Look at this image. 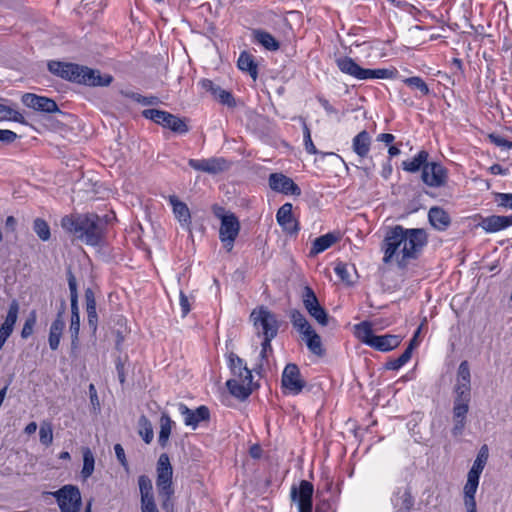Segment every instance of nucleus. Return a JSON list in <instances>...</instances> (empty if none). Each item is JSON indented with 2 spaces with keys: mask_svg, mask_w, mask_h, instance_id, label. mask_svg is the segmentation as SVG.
Returning a JSON list of instances; mask_svg holds the SVG:
<instances>
[{
  "mask_svg": "<svg viewBox=\"0 0 512 512\" xmlns=\"http://www.w3.org/2000/svg\"><path fill=\"white\" fill-rule=\"evenodd\" d=\"M339 240V235L336 233H327L317 237L312 244L310 255L314 256L324 252Z\"/></svg>",
  "mask_w": 512,
  "mask_h": 512,
  "instance_id": "nucleus-28",
  "label": "nucleus"
},
{
  "mask_svg": "<svg viewBox=\"0 0 512 512\" xmlns=\"http://www.w3.org/2000/svg\"><path fill=\"white\" fill-rule=\"evenodd\" d=\"M40 442L43 445H50L53 441V430L50 424H42L39 430Z\"/></svg>",
  "mask_w": 512,
  "mask_h": 512,
  "instance_id": "nucleus-51",
  "label": "nucleus"
},
{
  "mask_svg": "<svg viewBox=\"0 0 512 512\" xmlns=\"http://www.w3.org/2000/svg\"><path fill=\"white\" fill-rule=\"evenodd\" d=\"M253 325L257 330L259 336L265 337H276L279 329V322L271 311L266 307L261 306L258 309H254L250 315Z\"/></svg>",
  "mask_w": 512,
  "mask_h": 512,
  "instance_id": "nucleus-7",
  "label": "nucleus"
},
{
  "mask_svg": "<svg viewBox=\"0 0 512 512\" xmlns=\"http://www.w3.org/2000/svg\"><path fill=\"white\" fill-rule=\"evenodd\" d=\"M33 230L42 241H48L50 239V227L44 219L36 218L33 222Z\"/></svg>",
  "mask_w": 512,
  "mask_h": 512,
  "instance_id": "nucleus-40",
  "label": "nucleus"
},
{
  "mask_svg": "<svg viewBox=\"0 0 512 512\" xmlns=\"http://www.w3.org/2000/svg\"><path fill=\"white\" fill-rule=\"evenodd\" d=\"M396 74V70L389 69H366L365 71V80L366 79H389L393 78Z\"/></svg>",
  "mask_w": 512,
  "mask_h": 512,
  "instance_id": "nucleus-45",
  "label": "nucleus"
},
{
  "mask_svg": "<svg viewBox=\"0 0 512 512\" xmlns=\"http://www.w3.org/2000/svg\"><path fill=\"white\" fill-rule=\"evenodd\" d=\"M271 190L284 195L300 196L301 188L283 173H271L268 178Z\"/></svg>",
  "mask_w": 512,
  "mask_h": 512,
  "instance_id": "nucleus-15",
  "label": "nucleus"
},
{
  "mask_svg": "<svg viewBox=\"0 0 512 512\" xmlns=\"http://www.w3.org/2000/svg\"><path fill=\"white\" fill-rule=\"evenodd\" d=\"M188 164L191 168L206 172L209 174H217L229 168L228 162L224 158H208V159H190Z\"/></svg>",
  "mask_w": 512,
  "mask_h": 512,
  "instance_id": "nucleus-17",
  "label": "nucleus"
},
{
  "mask_svg": "<svg viewBox=\"0 0 512 512\" xmlns=\"http://www.w3.org/2000/svg\"><path fill=\"white\" fill-rule=\"evenodd\" d=\"M142 115L146 119H150L156 124H159L164 128L170 129L174 133L186 134L189 131V127L186 124L184 118H180L167 111L158 109H146L142 112Z\"/></svg>",
  "mask_w": 512,
  "mask_h": 512,
  "instance_id": "nucleus-6",
  "label": "nucleus"
},
{
  "mask_svg": "<svg viewBox=\"0 0 512 512\" xmlns=\"http://www.w3.org/2000/svg\"><path fill=\"white\" fill-rule=\"evenodd\" d=\"M428 152L425 150L420 151L413 159L404 161L402 163L403 169L408 172H417L421 168L423 169L426 163H429L428 160Z\"/></svg>",
  "mask_w": 512,
  "mask_h": 512,
  "instance_id": "nucleus-34",
  "label": "nucleus"
},
{
  "mask_svg": "<svg viewBox=\"0 0 512 512\" xmlns=\"http://www.w3.org/2000/svg\"><path fill=\"white\" fill-rule=\"evenodd\" d=\"M290 320L294 328L308 321L305 316L296 309L291 311Z\"/></svg>",
  "mask_w": 512,
  "mask_h": 512,
  "instance_id": "nucleus-57",
  "label": "nucleus"
},
{
  "mask_svg": "<svg viewBox=\"0 0 512 512\" xmlns=\"http://www.w3.org/2000/svg\"><path fill=\"white\" fill-rule=\"evenodd\" d=\"M252 34L254 40L261 44L265 49L270 51H276L279 49L280 43L269 32L261 29H254Z\"/></svg>",
  "mask_w": 512,
  "mask_h": 512,
  "instance_id": "nucleus-31",
  "label": "nucleus"
},
{
  "mask_svg": "<svg viewBox=\"0 0 512 512\" xmlns=\"http://www.w3.org/2000/svg\"><path fill=\"white\" fill-rule=\"evenodd\" d=\"M228 362L234 377L226 382V386L231 395L245 400L252 393V372L247 368L244 360L234 352L228 354Z\"/></svg>",
  "mask_w": 512,
  "mask_h": 512,
  "instance_id": "nucleus-4",
  "label": "nucleus"
},
{
  "mask_svg": "<svg viewBox=\"0 0 512 512\" xmlns=\"http://www.w3.org/2000/svg\"><path fill=\"white\" fill-rule=\"evenodd\" d=\"M469 411V402L462 400L453 401V421L454 426L452 428L453 436H459L463 433L466 425V416Z\"/></svg>",
  "mask_w": 512,
  "mask_h": 512,
  "instance_id": "nucleus-20",
  "label": "nucleus"
},
{
  "mask_svg": "<svg viewBox=\"0 0 512 512\" xmlns=\"http://www.w3.org/2000/svg\"><path fill=\"white\" fill-rule=\"evenodd\" d=\"M79 331H80V316L71 317L69 332L71 335V348L75 350L78 348L79 342Z\"/></svg>",
  "mask_w": 512,
  "mask_h": 512,
  "instance_id": "nucleus-46",
  "label": "nucleus"
},
{
  "mask_svg": "<svg viewBox=\"0 0 512 512\" xmlns=\"http://www.w3.org/2000/svg\"><path fill=\"white\" fill-rule=\"evenodd\" d=\"M300 334L303 335V339L311 334L314 329L312 328V326L310 325V323L308 321H306L305 323H303L302 325H299L295 328Z\"/></svg>",
  "mask_w": 512,
  "mask_h": 512,
  "instance_id": "nucleus-63",
  "label": "nucleus"
},
{
  "mask_svg": "<svg viewBox=\"0 0 512 512\" xmlns=\"http://www.w3.org/2000/svg\"><path fill=\"white\" fill-rule=\"evenodd\" d=\"M403 82L410 88L419 90L422 95H428L430 92L428 85L418 76L405 78Z\"/></svg>",
  "mask_w": 512,
  "mask_h": 512,
  "instance_id": "nucleus-43",
  "label": "nucleus"
},
{
  "mask_svg": "<svg viewBox=\"0 0 512 512\" xmlns=\"http://www.w3.org/2000/svg\"><path fill=\"white\" fill-rule=\"evenodd\" d=\"M170 204L173 207V213L180 223L189 225L191 223V215L188 206L180 201L175 195L169 197Z\"/></svg>",
  "mask_w": 512,
  "mask_h": 512,
  "instance_id": "nucleus-29",
  "label": "nucleus"
},
{
  "mask_svg": "<svg viewBox=\"0 0 512 512\" xmlns=\"http://www.w3.org/2000/svg\"><path fill=\"white\" fill-rule=\"evenodd\" d=\"M314 487L307 480H302L299 486L293 485L291 488V500L298 506L299 512H312Z\"/></svg>",
  "mask_w": 512,
  "mask_h": 512,
  "instance_id": "nucleus-10",
  "label": "nucleus"
},
{
  "mask_svg": "<svg viewBox=\"0 0 512 512\" xmlns=\"http://www.w3.org/2000/svg\"><path fill=\"white\" fill-rule=\"evenodd\" d=\"M240 232V222L234 213H228L223 217L219 229V238L224 247L230 252L234 247V242Z\"/></svg>",
  "mask_w": 512,
  "mask_h": 512,
  "instance_id": "nucleus-11",
  "label": "nucleus"
},
{
  "mask_svg": "<svg viewBox=\"0 0 512 512\" xmlns=\"http://www.w3.org/2000/svg\"><path fill=\"white\" fill-rule=\"evenodd\" d=\"M65 328V322L64 319H55L49 330V347L51 350L55 351L59 348L60 339L63 333V330Z\"/></svg>",
  "mask_w": 512,
  "mask_h": 512,
  "instance_id": "nucleus-32",
  "label": "nucleus"
},
{
  "mask_svg": "<svg viewBox=\"0 0 512 512\" xmlns=\"http://www.w3.org/2000/svg\"><path fill=\"white\" fill-rule=\"evenodd\" d=\"M281 384L290 393L297 395L303 390L306 382L301 378L298 366L294 363H289L285 366L282 373Z\"/></svg>",
  "mask_w": 512,
  "mask_h": 512,
  "instance_id": "nucleus-14",
  "label": "nucleus"
},
{
  "mask_svg": "<svg viewBox=\"0 0 512 512\" xmlns=\"http://www.w3.org/2000/svg\"><path fill=\"white\" fill-rule=\"evenodd\" d=\"M402 341V338L399 335H375L373 337V342L370 347L381 351V352H388L395 348H397Z\"/></svg>",
  "mask_w": 512,
  "mask_h": 512,
  "instance_id": "nucleus-25",
  "label": "nucleus"
},
{
  "mask_svg": "<svg viewBox=\"0 0 512 512\" xmlns=\"http://www.w3.org/2000/svg\"><path fill=\"white\" fill-rule=\"evenodd\" d=\"M37 316L35 311H31L29 316L26 318L21 331V337L27 339L33 334L34 326L36 324Z\"/></svg>",
  "mask_w": 512,
  "mask_h": 512,
  "instance_id": "nucleus-49",
  "label": "nucleus"
},
{
  "mask_svg": "<svg viewBox=\"0 0 512 512\" xmlns=\"http://www.w3.org/2000/svg\"><path fill=\"white\" fill-rule=\"evenodd\" d=\"M291 203L283 204L276 213V219L282 229L289 234H296L299 231V222L293 216Z\"/></svg>",
  "mask_w": 512,
  "mask_h": 512,
  "instance_id": "nucleus-19",
  "label": "nucleus"
},
{
  "mask_svg": "<svg viewBox=\"0 0 512 512\" xmlns=\"http://www.w3.org/2000/svg\"><path fill=\"white\" fill-rule=\"evenodd\" d=\"M61 226L87 245L97 246L103 240L106 224L98 215L86 213L63 217Z\"/></svg>",
  "mask_w": 512,
  "mask_h": 512,
  "instance_id": "nucleus-2",
  "label": "nucleus"
},
{
  "mask_svg": "<svg viewBox=\"0 0 512 512\" xmlns=\"http://www.w3.org/2000/svg\"><path fill=\"white\" fill-rule=\"evenodd\" d=\"M19 312V304L16 300H13L11 304L9 305L7 315L5 317L4 322L2 323L3 326L9 327L14 329V325L17 321Z\"/></svg>",
  "mask_w": 512,
  "mask_h": 512,
  "instance_id": "nucleus-44",
  "label": "nucleus"
},
{
  "mask_svg": "<svg viewBox=\"0 0 512 512\" xmlns=\"http://www.w3.org/2000/svg\"><path fill=\"white\" fill-rule=\"evenodd\" d=\"M156 486L159 495L172 496L174 489L172 487L173 468L168 454L163 453L159 456L156 465Z\"/></svg>",
  "mask_w": 512,
  "mask_h": 512,
  "instance_id": "nucleus-8",
  "label": "nucleus"
},
{
  "mask_svg": "<svg viewBox=\"0 0 512 512\" xmlns=\"http://www.w3.org/2000/svg\"><path fill=\"white\" fill-rule=\"evenodd\" d=\"M355 336L364 344L371 346L373 342V334L372 325L368 321H363L354 326Z\"/></svg>",
  "mask_w": 512,
  "mask_h": 512,
  "instance_id": "nucleus-33",
  "label": "nucleus"
},
{
  "mask_svg": "<svg viewBox=\"0 0 512 512\" xmlns=\"http://www.w3.org/2000/svg\"><path fill=\"white\" fill-rule=\"evenodd\" d=\"M141 501H154L152 481L147 475H140L138 478Z\"/></svg>",
  "mask_w": 512,
  "mask_h": 512,
  "instance_id": "nucleus-36",
  "label": "nucleus"
},
{
  "mask_svg": "<svg viewBox=\"0 0 512 512\" xmlns=\"http://www.w3.org/2000/svg\"><path fill=\"white\" fill-rule=\"evenodd\" d=\"M86 312H87L88 325L92 329L93 332H96L97 324H98V315H97V311H96V306L86 307Z\"/></svg>",
  "mask_w": 512,
  "mask_h": 512,
  "instance_id": "nucleus-53",
  "label": "nucleus"
},
{
  "mask_svg": "<svg viewBox=\"0 0 512 512\" xmlns=\"http://www.w3.org/2000/svg\"><path fill=\"white\" fill-rule=\"evenodd\" d=\"M114 451H115L116 457H117L118 461L120 462V464L125 469H128V462H127V459H126V456H125V452H124V449H123L122 445L121 444H115Z\"/></svg>",
  "mask_w": 512,
  "mask_h": 512,
  "instance_id": "nucleus-58",
  "label": "nucleus"
},
{
  "mask_svg": "<svg viewBox=\"0 0 512 512\" xmlns=\"http://www.w3.org/2000/svg\"><path fill=\"white\" fill-rule=\"evenodd\" d=\"M350 269H351V267L348 264L339 262L335 266L334 271L342 281L346 282L347 284H351L352 280H351Z\"/></svg>",
  "mask_w": 512,
  "mask_h": 512,
  "instance_id": "nucleus-50",
  "label": "nucleus"
},
{
  "mask_svg": "<svg viewBox=\"0 0 512 512\" xmlns=\"http://www.w3.org/2000/svg\"><path fill=\"white\" fill-rule=\"evenodd\" d=\"M180 306L182 310V316H186L190 312V304L187 296L181 291L180 292Z\"/></svg>",
  "mask_w": 512,
  "mask_h": 512,
  "instance_id": "nucleus-62",
  "label": "nucleus"
},
{
  "mask_svg": "<svg viewBox=\"0 0 512 512\" xmlns=\"http://www.w3.org/2000/svg\"><path fill=\"white\" fill-rule=\"evenodd\" d=\"M307 348L317 356H323L325 349L323 348L321 337L315 332V330L304 338Z\"/></svg>",
  "mask_w": 512,
  "mask_h": 512,
  "instance_id": "nucleus-37",
  "label": "nucleus"
},
{
  "mask_svg": "<svg viewBox=\"0 0 512 512\" xmlns=\"http://www.w3.org/2000/svg\"><path fill=\"white\" fill-rule=\"evenodd\" d=\"M428 219L430 224L439 231H445L451 223L449 214L441 207L434 206L429 209Z\"/></svg>",
  "mask_w": 512,
  "mask_h": 512,
  "instance_id": "nucleus-24",
  "label": "nucleus"
},
{
  "mask_svg": "<svg viewBox=\"0 0 512 512\" xmlns=\"http://www.w3.org/2000/svg\"><path fill=\"white\" fill-rule=\"evenodd\" d=\"M496 201L498 206L512 210V193H498Z\"/></svg>",
  "mask_w": 512,
  "mask_h": 512,
  "instance_id": "nucleus-54",
  "label": "nucleus"
},
{
  "mask_svg": "<svg viewBox=\"0 0 512 512\" xmlns=\"http://www.w3.org/2000/svg\"><path fill=\"white\" fill-rule=\"evenodd\" d=\"M512 225V215L509 216H500V215H491L485 217L479 223V226L485 230L487 233H495L500 230H503Z\"/></svg>",
  "mask_w": 512,
  "mask_h": 512,
  "instance_id": "nucleus-22",
  "label": "nucleus"
},
{
  "mask_svg": "<svg viewBox=\"0 0 512 512\" xmlns=\"http://www.w3.org/2000/svg\"><path fill=\"white\" fill-rule=\"evenodd\" d=\"M17 134L11 130L0 129V141L4 143H12L16 140Z\"/></svg>",
  "mask_w": 512,
  "mask_h": 512,
  "instance_id": "nucleus-59",
  "label": "nucleus"
},
{
  "mask_svg": "<svg viewBox=\"0 0 512 512\" xmlns=\"http://www.w3.org/2000/svg\"><path fill=\"white\" fill-rule=\"evenodd\" d=\"M336 64L341 72L358 80H365L366 68L360 67L352 58L347 56L340 57L336 60Z\"/></svg>",
  "mask_w": 512,
  "mask_h": 512,
  "instance_id": "nucleus-23",
  "label": "nucleus"
},
{
  "mask_svg": "<svg viewBox=\"0 0 512 512\" xmlns=\"http://www.w3.org/2000/svg\"><path fill=\"white\" fill-rule=\"evenodd\" d=\"M303 136H304V146H305L306 151L309 154H317L318 150L312 141L310 129L305 122L303 123Z\"/></svg>",
  "mask_w": 512,
  "mask_h": 512,
  "instance_id": "nucleus-52",
  "label": "nucleus"
},
{
  "mask_svg": "<svg viewBox=\"0 0 512 512\" xmlns=\"http://www.w3.org/2000/svg\"><path fill=\"white\" fill-rule=\"evenodd\" d=\"M411 359V348L405 351L396 359H391L386 362L385 367L388 370H398L404 366Z\"/></svg>",
  "mask_w": 512,
  "mask_h": 512,
  "instance_id": "nucleus-41",
  "label": "nucleus"
},
{
  "mask_svg": "<svg viewBox=\"0 0 512 512\" xmlns=\"http://www.w3.org/2000/svg\"><path fill=\"white\" fill-rule=\"evenodd\" d=\"M415 504V499L409 487L404 488L403 491L398 490L393 499V505L397 512H411Z\"/></svg>",
  "mask_w": 512,
  "mask_h": 512,
  "instance_id": "nucleus-26",
  "label": "nucleus"
},
{
  "mask_svg": "<svg viewBox=\"0 0 512 512\" xmlns=\"http://www.w3.org/2000/svg\"><path fill=\"white\" fill-rule=\"evenodd\" d=\"M371 137L366 130L359 132L352 142L353 151L361 158L368 155L370 151Z\"/></svg>",
  "mask_w": 512,
  "mask_h": 512,
  "instance_id": "nucleus-27",
  "label": "nucleus"
},
{
  "mask_svg": "<svg viewBox=\"0 0 512 512\" xmlns=\"http://www.w3.org/2000/svg\"><path fill=\"white\" fill-rule=\"evenodd\" d=\"M421 179L430 187H443L448 180V171L440 163L429 162L423 167Z\"/></svg>",
  "mask_w": 512,
  "mask_h": 512,
  "instance_id": "nucleus-12",
  "label": "nucleus"
},
{
  "mask_svg": "<svg viewBox=\"0 0 512 512\" xmlns=\"http://www.w3.org/2000/svg\"><path fill=\"white\" fill-rule=\"evenodd\" d=\"M121 94L127 98H130L138 103H141L143 105H154L158 102V98L154 96L146 97L142 96L138 93L131 92V91H121Z\"/></svg>",
  "mask_w": 512,
  "mask_h": 512,
  "instance_id": "nucleus-47",
  "label": "nucleus"
},
{
  "mask_svg": "<svg viewBox=\"0 0 512 512\" xmlns=\"http://www.w3.org/2000/svg\"><path fill=\"white\" fill-rule=\"evenodd\" d=\"M178 410L184 417L185 425L191 426L192 428H196L200 422L208 421L210 418V411L204 405L198 407L196 410H191L185 404L179 403Z\"/></svg>",
  "mask_w": 512,
  "mask_h": 512,
  "instance_id": "nucleus-18",
  "label": "nucleus"
},
{
  "mask_svg": "<svg viewBox=\"0 0 512 512\" xmlns=\"http://www.w3.org/2000/svg\"><path fill=\"white\" fill-rule=\"evenodd\" d=\"M68 286L70 290V299L78 298L77 281L71 270L67 272Z\"/></svg>",
  "mask_w": 512,
  "mask_h": 512,
  "instance_id": "nucleus-56",
  "label": "nucleus"
},
{
  "mask_svg": "<svg viewBox=\"0 0 512 512\" xmlns=\"http://www.w3.org/2000/svg\"><path fill=\"white\" fill-rule=\"evenodd\" d=\"M479 478L480 477L468 473L467 482L464 486V497H475L479 485Z\"/></svg>",
  "mask_w": 512,
  "mask_h": 512,
  "instance_id": "nucleus-48",
  "label": "nucleus"
},
{
  "mask_svg": "<svg viewBox=\"0 0 512 512\" xmlns=\"http://www.w3.org/2000/svg\"><path fill=\"white\" fill-rule=\"evenodd\" d=\"M47 494L53 496L61 512H80L82 507V497L80 490L77 486L67 484L60 489L48 492Z\"/></svg>",
  "mask_w": 512,
  "mask_h": 512,
  "instance_id": "nucleus-5",
  "label": "nucleus"
},
{
  "mask_svg": "<svg viewBox=\"0 0 512 512\" xmlns=\"http://www.w3.org/2000/svg\"><path fill=\"white\" fill-rule=\"evenodd\" d=\"M428 235L422 228L407 229L401 225L390 228L383 240V262L388 264L396 258L399 267H405L408 260L416 259L427 245Z\"/></svg>",
  "mask_w": 512,
  "mask_h": 512,
  "instance_id": "nucleus-1",
  "label": "nucleus"
},
{
  "mask_svg": "<svg viewBox=\"0 0 512 512\" xmlns=\"http://www.w3.org/2000/svg\"><path fill=\"white\" fill-rule=\"evenodd\" d=\"M199 84L205 91L210 92L214 99L218 100L221 104L227 105L228 107L235 106V100L232 94L216 85L210 79H202Z\"/></svg>",
  "mask_w": 512,
  "mask_h": 512,
  "instance_id": "nucleus-21",
  "label": "nucleus"
},
{
  "mask_svg": "<svg viewBox=\"0 0 512 512\" xmlns=\"http://www.w3.org/2000/svg\"><path fill=\"white\" fill-rule=\"evenodd\" d=\"M172 424L173 422L169 415L163 413L160 418V432L158 437V442L161 447H165L168 443V439L171 434Z\"/></svg>",
  "mask_w": 512,
  "mask_h": 512,
  "instance_id": "nucleus-35",
  "label": "nucleus"
},
{
  "mask_svg": "<svg viewBox=\"0 0 512 512\" xmlns=\"http://www.w3.org/2000/svg\"><path fill=\"white\" fill-rule=\"evenodd\" d=\"M274 337H265L261 343L260 357L262 360L266 359L268 351H272L271 341Z\"/></svg>",
  "mask_w": 512,
  "mask_h": 512,
  "instance_id": "nucleus-60",
  "label": "nucleus"
},
{
  "mask_svg": "<svg viewBox=\"0 0 512 512\" xmlns=\"http://www.w3.org/2000/svg\"><path fill=\"white\" fill-rule=\"evenodd\" d=\"M489 139L498 147L512 149V141H509L498 134H489Z\"/></svg>",
  "mask_w": 512,
  "mask_h": 512,
  "instance_id": "nucleus-55",
  "label": "nucleus"
},
{
  "mask_svg": "<svg viewBox=\"0 0 512 512\" xmlns=\"http://www.w3.org/2000/svg\"><path fill=\"white\" fill-rule=\"evenodd\" d=\"M141 512H159L155 500L148 502L141 501Z\"/></svg>",
  "mask_w": 512,
  "mask_h": 512,
  "instance_id": "nucleus-64",
  "label": "nucleus"
},
{
  "mask_svg": "<svg viewBox=\"0 0 512 512\" xmlns=\"http://www.w3.org/2000/svg\"><path fill=\"white\" fill-rule=\"evenodd\" d=\"M124 366H125L124 361L121 359V357H118L116 359V370H117V374H118V379L121 384L125 383V367Z\"/></svg>",
  "mask_w": 512,
  "mask_h": 512,
  "instance_id": "nucleus-61",
  "label": "nucleus"
},
{
  "mask_svg": "<svg viewBox=\"0 0 512 512\" xmlns=\"http://www.w3.org/2000/svg\"><path fill=\"white\" fill-rule=\"evenodd\" d=\"M22 103L28 108L39 112L55 113L59 111L58 105L53 99L33 93L24 94L22 96Z\"/></svg>",
  "mask_w": 512,
  "mask_h": 512,
  "instance_id": "nucleus-16",
  "label": "nucleus"
},
{
  "mask_svg": "<svg viewBox=\"0 0 512 512\" xmlns=\"http://www.w3.org/2000/svg\"><path fill=\"white\" fill-rule=\"evenodd\" d=\"M94 464H95V459H94L93 453L91 452V450L89 448L84 449V451H83V468L81 471L82 477L84 479L89 478L93 474Z\"/></svg>",
  "mask_w": 512,
  "mask_h": 512,
  "instance_id": "nucleus-39",
  "label": "nucleus"
},
{
  "mask_svg": "<svg viewBox=\"0 0 512 512\" xmlns=\"http://www.w3.org/2000/svg\"><path fill=\"white\" fill-rule=\"evenodd\" d=\"M302 302L311 317L321 326H327L329 316L326 310L320 305L315 292L309 286H305L302 293Z\"/></svg>",
  "mask_w": 512,
  "mask_h": 512,
  "instance_id": "nucleus-9",
  "label": "nucleus"
},
{
  "mask_svg": "<svg viewBox=\"0 0 512 512\" xmlns=\"http://www.w3.org/2000/svg\"><path fill=\"white\" fill-rule=\"evenodd\" d=\"M48 70L64 80L88 86L106 87L113 81L110 74L101 75L97 69L75 63L49 61Z\"/></svg>",
  "mask_w": 512,
  "mask_h": 512,
  "instance_id": "nucleus-3",
  "label": "nucleus"
},
{
  "mask_svg": "<svg viewBox=\"0 0 512 512\" xmlns=\"http://www.w3.org/2000/svg\"><path fill=\"white\" fill-rule=\"evenodd\" d=\"M238 68L243 71L247 72L253 80H256L258 77V67L254 60L253 55L250 53L243 51L241 52L238 61H237Z\"/></svg>",
  "mask_w": 512,
  "mask_h": 512,
  "instance_id": "nucleus-30",
  "label": "nucleus"
},
{
  "mask_svg": "<svg viewBox=\"0 0 512 512\" xmlns=\"http://www.w3.org/2000/svg\"><path fill=\"white\" fill-rule=\"evenodd\" d=\"M471 374L467 361H462L458 367L457 383L454 388V400L470 402L471 399Z\"/></svg>",
  "mask_w": 512,
  "mask_h": 512,
  "instance_id": "nucleus-13",
  "label": "nucleus"
},
{
  "mask_svg": "<svg viewBox=\"0 0 512 512\" xmlns=\"http://www.w3.org/2000/svg\"><path fill=\"white\" fill-rule=\"evenodd\" d=\"M139 434L143 438L144 442L149 444L154 436L153 428L150 421L145 417L141 416L139 419Z\"/></svg>",
  "mask_w": 512,
  "mask_h": 512,
  "instance_id": "nucleus-42",
  "label": "nucleus"
},
{
  "mask_svg": "<svg viewBox=\"0 0 512 512\" xmlns=\"http://www.w3.org/2000/svg\"><path fill=\"white\" fill-rule=\"evenodd\" d=\"M487 459H488V448L486 445H484L481 447V449L477 455V458L475 459V461L468 473L471 475L480 477V475L485 467V464L487 462Z\"/></svg>",
  "mask_w": 512,
  "mask_h": 512,
  "instance_id": "nucleus-38",
  "label": "nucleus"
}]
</instances>
